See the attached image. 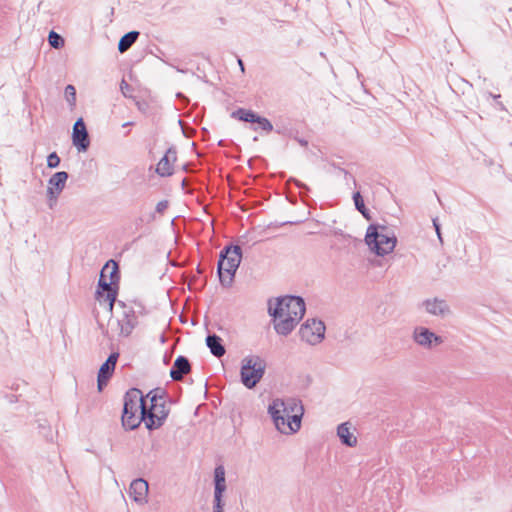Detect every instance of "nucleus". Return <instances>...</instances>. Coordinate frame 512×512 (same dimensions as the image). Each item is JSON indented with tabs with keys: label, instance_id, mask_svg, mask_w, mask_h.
Listing matches in <instances>:
<instances>
[{
	"label": "nucleus",
	"instance_id": "f257e3e1",
	"mask_svg": "<svg viewBox=\"0 0 512 512\" xmlns=\"http://www.w3.org/2000/svg\"><path fill=\"white\" fill-rule=\"evenodd\" d=\"M276 429L282 434H293L301 428L304 407L296 398L275 399L268 407Z\"/></svg>",
	"mask_w": 512,
	"mask_h": 512
},
{
	"label": "nucleus",
	"instance_id": "f03ea898",
	"mask_svg": "<svg viewBox=\"0 0 512 512\" xmlns=\"http://www.w3.org/2000/svg\"><path fill=\"white\" fill-rule=\"evenodd\" d=\"M147 409L146 399L138 388H130L124 395L122 425L126 430H134L141 422L145 423L144 413Z\"/></svg>",
	"mask_w": 512,
	"mask_h": 512
},
{
	"label": "nucleus",
	"instance_id": "7ed1b4c3",
	"mask_svg": "<svg viewBox=\"0 0 512 512\" xmlns=\"http://www.w3.org/2000/svg\"><path fill=\"white\" fill-rule=\"evenodd\" d=\"M365 242L378 256L391 253L397 243V238L386 225L370 224L365 235Z\"/></svg>",
	"mask_w": 512,
	"mask_h": 512
},
{
	"label": "nucleus",
	"instance_id": "20e7f679",
	"mask_svg": "<svg viewBox=\"0 0 512 512\" xmlns=\"http://www.w3.org/2000/svg\"><path fill=\"white\" fill-rule=\"evenodd\" d=\"M268 305V313L273 318L285 315L297 317L301 320L306 311L304 299L300 296L287 295L279 297L276 299L274 306H272L271 300H269Z\"/></svg>",
	"mask_w": 512,
	"mask_h": 512
},
{
	"label": "nucleus",
	"instance_id": "39448f33",
	"mask_svg": "<svg viewBox=\"0 0 512 512\" xmlns=\"http://www.w3.org/2000/svg\"><path fill=\"white\" fill-rule=\"evenodd\" d=\"M266 370V361L259 355H249L242 359L240 377L242 384L254 388L263 378Z\"/></svg>",
	"mask_w": 512,
	"mask_h": 512
},
{
	"label": "nucleus",
	"instance_id": "423d86ee",
	"mask_svg": "<svg viewBox=\"0 0 512 512\" xmlns=\"http://www.w3.org/2000/svg\"><path fill=\"white\" fill-rule=\"evenodd\" d=\"M169 408H167L166 401L150 404L143 412L145 417V427L152 431L160 428L169 415Z\"/></svg>",
	"mask_w": 512,
	"mask_h": 512
},
{
	"label": "nucleus",
	"instance_id": "0eeeda50",
	"mask_svg": "<svg viewBox=\"0 0 512 512\" xmlns=\"http://www.w3.org/2000/svg\"><path fill=\"white\" fill-rule=\"evenodd\" d=\"M120 303L125 309L122 317L116 320L110 319L108 325L111 330L117 332L119 336L128 337L138 323L137 316L132 307L127 308L123 302Z\"/></svg>",
	"mask_w": 512,
	"mask_h": 512
},
{
	"label": "nucleus",
	"instance_id": "6e6552de",
	"mask_svg": "<svg viewBox=\"0 0 512 512\" xmlns=\"http://www.w3.org/2000/svg\"><path fill=\"white\" fill-rule=\"evenodd\" d=\"M241 260L242 249L239 245H236L231 255L225 260L224 270L221 271V274H218L219 281L223 287H230L232 285Z\"/></svg>",
	"mask_w": 512,
	"mask_h": 512
},
{
	"label": "nucleus",
	"instance_id": "1a4fd4ad",
	"mask_svg": "<svg viewBox=\"0 0 512 512\" xmlns=\"http://www.w3.org/2000/svg\"><path fill=\"white\" fill-rule=\"evenodd\" d=\"M325 325L321 320L308 319L301 325L299 335L303 341L311 345L320 343L324 339Z\"/></svg>",
	"mask_w": 512,
	"mask_h": 512
},
{
	"label": "nucleus",
	"instance_id": "9d476101",
	"mask_svg": "<svg viewBox=\"0 0 512 512\" xmlns=\"http://www.w3.org/2000/svg\"><path fill=\"white\" fill-rule=\"evenodd\" d=\"M72 143L80 152H85L89 148V134L82 118H78L73 125Z\"/></svg>",
	"mask_w": 512,
	"mask_h": 512
},
{
	"label": "nucleus",
	"instance_id": "9b49d317",
	"mask_svg": "<svg viewBox=\"0 0 512 512\" xmlns=\"http://www.w3.org/2000/svg\"><path fill=\"white\" fill-rule=\"evenodd\" d=\"M414 341L425 348H431L443 343L442 337L436 335L426 327H416L413 332Z\"/></svg>",
	"mask_w": 512,
	"mask_h": 512
},
{
	"label": "nucleus",
	"instance_id": "f8f14e48",
	"mask_svg": "<svg viewBox=\"0 0 512 512\" xmlns=\"http://www.w3.org/2000/svg\"><path fill=\"white\" fill-rule=\"evenodd\" d=\"M108 265H104V267L101 270L99 281H98V288L102 289L103 291L107 292V300L109 301V310L112 311L114 303L117 298V284L111 283V281L106 280V273L109 270Z\"/></svg>",
	"mask_w": 512,
	"mask_h": 512
},
{
	"label": "nucleus",
	"instance_id": "ddd939ff",
	"mask_svg": "<svg viewBox=\"0 0 512 512\" xmlns=\"http://www.w3.org/2000/svg\"><path fill=\"white\" fill-rule=\"evenodd\" d=\"M148 489L149 487L146 480L142 478L134 479L129 487V495L135 502L142 504L146 502Z\"/></svg>",
	"mask_w": 512,
	"mask_h": 512
},
{
	"label": "nucleus",
	"instance_id": "4468645a",
	"mask_svg": "<svg viewBox=\"0 0 512 512\" xmlns=\"http://www.w3.org/2000/svg\"><path fill=\"white\" fill-rule=\"evenodd\" d=\"M300 319L297 317L285 316L273 318V326L279 335L287 336L290 334Z\"/></svg>",
	"mask_w": 512,
	"mask_h": 512
},
{
	"label": "nucleus",
	"instance_id": "2eb2a0df",
	"mask_svg": "<svg viewBox=\"0 0 512 512\" xmlns=\"http://www.w3.org/2000/svg\"><path fill=\"white\" fill-rule=\"evenodd\" d=\"M191 371V364L187 357L179 355L170 370V377L174 381H180L184 375Z\"/></svg>",
	"mask_w": 512,
	"mask_h": 512
},
{
	"label": "nucleus",
	"instance_id": "dca6fc26",
	"mask_svg": "<svg viewBox=\"0 0 512 512\" xmlns=\"http://www.w3.org/2000/svg\"><path fill=\"white\" fill-rule=\"evenodd\" d=\"M428 313L436 316H445L450 312L449 306L445 300L434 298L423 302Z\"/></svg>",
	"mask_w": 512,
	"mask_h": 512
},
{
	"label": "nucleus",
	"instance_id": "f3484780",
	"mask_svg": "<svg viewBox=\"0 0 512 512\" xmlns=\"http://www.w3.org/2000/svg\"><path fill=\"white\" fill-rule=\"evenodd\" d=\"M68 177L69 175L65 171L54 173L48 181L47 190H52L55 193H61L65 188Z\"/></svg>",
	"mask_w": 512,
	"mask_h": 512
},
{
	"label": "nucleus",
	"instance_id": "a211bd4d",
	"mask_svg": "<svg viewBox=\"0 0 512 512\" xmlns=\"http://www.w3.org/2000/svg\"><path fill=\"white\" fill-rule=\"evenodd\" d=\"M206 345L210 349L213 356L220 358L226 353V349L222 344V338L216 334H209L206 337Z\"/></svg>",
	"mask_w": 512,
	"mask_h": 512
},
{
	"label": "nucleus",
	"instance_id": "6ab92c4d",
	"mask_svg": "<svg viewBox=\"0 0 512 512\" xmlns=\"http://www.w3.org/2000/svg\"><path fill=\"white\" fill-rule=\"evenodd\" d=\"M118 358H119V353L112 352L108 356L106 361L100 366L98 374L101 375L102 378L106 377V378L110 379L114 373Z\"/></svg>",
	"mask_w": 512,
	"mask_h": 512
},
{
	"label": "nucleus",
	"instance_id": "aec40b11",
	"mask_svg": "<svg viewBox=\"0 0 512 512\" xmlns=\"http://www.w3.org/2000/svg\"><path fill=\"white\" fill-rule=\"evenodd\" d=\"M337 435L341 443L348 447H354L357 443V438L350 432L347 423H342L338 426Z\"/></svg>",
	"mask_w": 512,
	"mask_h": 512
},
{
	"label": "nucleus",
	"instance_id": "412c9836",
	"mask_svg": "<svg viewBox=\"0 0 512 512\" xmlns=\"http://www.w3.org/2000/svg\"><path fill=\"white\" fill-rule=\"evenodd\" d=\"M138 31H130L124 34L118 43V50L120 53L126 52L137 41L139 37Z\"/></svg>",
	"mask_w": 512,
	"mask_h": 512
},
{
	"label": "nucleus",
	"instance_id": "4be33fe9",
	"mask_svg": "<svg viewBox=\"0 0 512 512\" xmlns=\"http://www.w3.org/2000/svg\"><path fill=\"white\" fill-rule=\"evenodd\" d=\"M156 173L161 177H168L173 174V164L169 156H163L157 164Z\"/></svg>",
	"mask_w": 512,
	"mask_h": 512
},
{
	"label": "nucleus",
	"instance_id": "5701e85b",
	"mask_svg": "<svg viewBox=\"0 0 512 512\" xmlns=\"http://www.w3.org/2000/svg\"><path fill=\"white\" fill-rule=\"evenodd\" d=\"M353 201L355 208L362 214V216L367 220H371L372 217L370 215V212L366 208L363 197L359 191L353 194Z\"/></svg>",
	"mask_w": 512,
	"mask_h": 512
},
{
	"label": "nucleus",
	"instance_id": "b1692460",
	"mask_svg": "<svg viewBox=\"0 0 512 512\" xmlns=\"http://www.w3.org/2000/svg\"><path fill=\"white\" fill-rule=\"evenodd\" d=\"M255 112L245 108H238L231 113V117L243 122L252 123L253 118L255 117Z\"/></svg>",
	"mask_w": 512,
	"mask_h": 512
},
{
	"label": "nucleus",
	"instance_id": "393cba45",
	"mask_svg": "<svg viewBox=\"0 0 512 512\" xmlns=\"http://www.w3.org/2000/svg\"><path fill=\"white\" fill-rule=\"evenodd\" d=\"M166 395H167V393H166V391L164 389H162V388H155V389L150 390L147 393V395L144 396V398L146 400L149 399L150 400V404H154V403L166 401L165 400Z\"/></svg>",
	"mask_w": 512,
	"mask_h": 512
},
{
	"label": "nucleus",
	"instance_id": "a878e982",
	"mask_svg": "<svg viewBox=\"0 0 512 512\" xmlns=\"http://www.w3.org/2000/svg\"><path fill=\"white\" fill-rule=\"evenodd\" d=\"M236 245H232V244H229V245H226L221 251H220V254H219V260H218V265H217V274H221V271L224 270V263H225V260L231 255L232 253V250H234V247Z\"/></svg>",
	"mask_w": 512,
	"mask_h": 512
},
{
	"label": "nucleus",
	"instance_id": "bb28decb",
	"mask_svg": "<svg viewBox=\"0 0 512 512\" xmlns=\"http://www.w3.org/2000/svg\"><path fill=\"white\" fill-rule=\"evenodd\" d=\"M48 43L54 49H60L64 46L65 41L64 38L56 33L55 31H50L48 35Z\"/></svg>",
	"mask_w": 512,
	"mask_h": 512
},
{
	"label": "nucleus",
	"instance_id": "cd10ccee",
	"mask_svg": "<svg viewBox=\"0 0 512 512\" xmlns=\"http://www.w3.org/2000/svg\"><path fill=\"white\" fill-rule=\"evenodd\" d=\"M105 265H108L110 267L109 270L107 271L109 272V281H111V283L118 284L120 274L117 262H115L114 260H109Z\"/></svg>",
	"mask_w": 512,
	"mask_h": 512
},
{
	"label": "nucleus",
	"instance_id": "c85d7f7f",
	"mask_svg": "<svg viewBox=\"0 0 512 512\" xmlns=\"http://www.w3.org/2000/svg\"><path fill=\"white\" fill-rule=\"evenodd\" d=\"M252 123L258 124L259 127L265 132H271L273 130V125L270 120L258 115L257 113L255 114Z\"/></svg>",
	"mask_w": 512,
	"mask_h": 512
},
{
	"label": "nucleus",
	"instance_id": "c756f323",
	"mask_svg": "<svg viewBox=\"0 0 512 512\" xmlns=\"http://www.w3.org/2000/svg\"><path fill=\"white\" fill-rule=\"evenodd\" d=\"M65 98L70 106L76 103V89L73 85L69 84L65 87Z\"/></svg>",
	"mask_w": 512,
	"mask_h": 512
},
{
	"label": "nucleus",
	"instance_id": "7c9ffc66",
	"mask_svg": "<svg viewBox=\"0 0 512 512\" xmlns=\"http://www.w3.org/2000/svg\"><path fill=\"white\" fill-rule=\"evenodd\" d=\"M226 483L225 469L222 465H218L214 469V484Z\"/></svg>",
	"mask_w": 512,
	"mask_h": 512
},
{
	"label": "nucleus",
	"instance_id": "2f4dec72",
	"mask_svg": "<svg viewBox=\"0 0 512 512\" xmlns=\"http://www.w3.org/2000/svg\"><path fill=\"white\" fill-rule=\"evenodd\" d=\"M60 161L58 154L56 152H52L47 156V167L51 169L57 168Z\"/></svg>",
	"mask_w": 512,
	"mask_h": 512
},
{
	"label": "nucleus",
	"instance_id": "473e14b6",
	"mask_svg": "<svg viewBox=\"0 0 512 512\" xmlns=\"http://www.w3.org/2000/svg\"><path fill=\"white\" fill-rule=\"evenodd\" d=\"M60 194L61 193H55L52 190H47L48 205L51 209L56 205Z\"/></svg>",
	"mask_w": 512,
	"mask_h": 512
},
{
	"label": "nucleus",
	"instance_id": "72a5a7b5",
	"mask_svg": "<svg viewBox=\"0 0 512 512\" xmlns=\"http://www.w3.org/2000/svg\"><path fill=\"white\" fill-rule=\"evenodd\" d=\"M169 206L168 200L159 201L156 205L155 211L159 214H163Z\"/></svg>",
	"mask_w": 512,
	"mask_h": 512
},
{
	"label": "nucleus",
	"instance_id": "f704fd0d",
	"mask_svg": "<svg viewBox=\"0 0 512 512\" xmlns=\"http://www.w3.org/2000/svg\"><path fill=\"white\" fill-rule=\"evenodd\" d=\"M164 156H169V160L173 164L177 159L176 148L174 146L168 148Z\"/></svg>",
	"mask_w": 512,
	"mask_h": 512
},
{
	"label": "nucleus",
	"instance_id": "c9c22d12",
	"mask_svg": "<svg viewBox=\"0 0 512 512\" xmlns=\"http://www.w3.org/2000/svg\"><path fill=\"white\" fill-rule=\"evenodd\" d=\"M227 489L226 483L214 484V494L223 495Z\"/></svg>",
	"mask_w": 512,
	"mask_h": 512
},
{
	"label": "nucleus",
	"instance_id": "e433bc0d",
	"mask_svg": "<svg viewBox=\"0 0 512 512\" xmlns=\"http://www.w3.org/2000/svg\"><path fill=\"white\" fill-rule=\"evenodd\" d=\"M108 381H109V378H106V377L102 378V376L98 374V376H97L98 390L102 391L103 387H105L107 385Z\"/></svg>",
	"mask_w": 512,
	"mask_h": 512
},
{
	"label": "nucleus",
	"instance_id": "4c0bfd02",
	"mask_svg": "<svg viewBox=\"0 0 512 512\" xmlns=\"http://www.w3.org/2000/svg\"><path fill=\"white\" fill-rule=\"evenodd\" d=\"M398 18H403V19H406L408 18L409 16V12L406 8H399L395 13H394Z\"/></svg>",
	"mask_w": 512,
	"mask_h": 512
},
{
	"label": "nucleus",
	"instance_id": "58836bf2",
	"mask_svg": "<svg viewBox=\"0 0 512 512\" xmlns=\"http://www.w3.org/2000/svg\"><path fill=\"white\" fill-rule=\"evenodd\" d=\"M213 505H225L224 496L213 494Z\"/></svg>",
	"mask_w": 512,
	"mask_h": 512
},
{
	"label": "nucleus",
	"instance_id": "ea45409f",
	"mask_svg": "<svg viewBox=\"0 0 512 512\" xmlns=\"http://www.w3.org/2000/svg\"><path fill=\"white\" fill-rule=\"evenodd\" d=\"M433 226L435 228V231L437 233V236H438V239L440 240V242L442 243L443 240H442V236H441V228H440V224L438 223V220L437 218L433 219Z\"/></svg>",
	"mask_w": 512,
	"mask_h": 512
},
{
	"label": "nucleus",
	"instance_id": "a19ab883",
	"mask_svg": "<svg viewBox=\"0 0 512 512\" xmlns=\"http://www.w3.org/2000/svg\"><path fill=\"white\" fill-rule=\"evenodd\" d=\"M120 89L124 96H126V91L130 89V85L123 79L120 84Z\"/></svg>",
	"mask_w": 512,
	"mask_h": 512
},
{
	"label": "nucleus",
	"instance_id": "79ce46f5",
	"mask_svg": "<svg viewBox=\"0 0 512 512\" xmlns=\"http://www.w3.org/2000/svg\"><path fill=\"white\" fill-rule=\"evenodd\" d=\"M225 505H212V512H224Z\"/></svg>",
	"mask_w": 512,
	"mask_h": 512
},
{
	"label": "nucleus",
	"instance_id": "37998d69",
	"mask_svg": "<svg viewBox=\"0 0 512 512\" xmlns=\"http://www.w3.org/2000/svg\"><path fill=\"white\" fill-rule=\"evenodd\" d=\"M99 327H100V329H102V333H103V335H104L105 337L110 338L109 330H108V329H104V326H103V324H101V323H99Z\"/></svg>",
	"mask_w": 512,
	"mask_h": 512
},
{
	"label": "nucleus",
	"instance_id": "c03bdc74",
	"mask_svg": "<svg viewBox=\"0 0 512 512\" xmlns=\"http://www.w3.org/2000/svg\"><path fill=\"white\" fill-rule=\"evenodd\" d=\"M297 142L303 146V147H307L308 146V141L305 140V139H302V138H296Z\"/></svg>",
	"mask_w": 512,
	"mask_h": 512
},
{
	"label": "nucleus",
	"instance_id": "a18cd8bd",
	"mask_svg": "<svg viewBox=\"0 0 512 512\" xmlns=\"http://www.w3.org/2000/svg\"><path fill=\"white\" fill-rule=\"evenodd\" d=\"M237 62H238V65H239V67L241 69V72L244 73L245 72L244 62L240 58L237 59Z\"/></svg>",
	"mask_w": 512,
	"mask_h": 512
},
{
	"label": "nucleus",
	"instance_id": "49530a36",
	"mask_svg": "<svg viewBox=\"0 0 512 512\" xmlns=\"http://www.w3.org/2000/svg\"><path fill=\"white\" fill-rule=\"evenodd\" d=\"M345 180L348 182L350 179L352 180L353 184L356 186V180L355 178L349 173V176H344Z\"/></svg>",
	"mask_w": 512,
	"mask_h": 512
},
{
	"label": "nucleus",
	"instance_id": "de8ad7c7",
	"mask_svg": "<svg viewBox=\"0 0 512 512\" xmlns=\"http://www.w3.org/2000/svg\"><path fill=\"white\" fill-rule=\"evenodd\" d=\"M295 184L299 187V188H305V189H308L307 186L305 184H303L302 182L298 181V180H294Z\"/></svg>",
	"mask_w": 512,
	"mask_h": 512
},
{
	"label": "nucleus",
	"instance_id": "09e8293b",
	"mask_svg": "<svg viewBox=\"0 0 512 512\" xmlns=\"http://www.w3.org/2000/svg\"><path fill=\"white\" fill-rule=\"evenodd\" d=\"M340 174H343L344 176H349V172L343 168H339Z\"/></svg>",
	"mask_w": 512,
	"mask_h": 512
},
{
	"label": "nucleus",
	"instance_id": "8fccbe9b",
	"mask_svg": "<svg viewBox=\"0 0 512 512\" xmlns=\"http://www.w3.org/2000/svg\"><path fill=\"white\" fill-rule=\"evenodd\" d=\"M134 123L133 122H125L122 127H129V126H132Z\"/></svg>",
	"mask_w": 512,
	"mask_h": 512
},
{
	"label": "nucleus",
	"instance_id": "3c124183",
	"mask_svg": "<svg viewBox=\"0 0 512 512\" xmlns=\"http://www.w3.org/2000/svg\"><path fill=\"white\" fill-rule=\"evenodd\" d=\"M330 165L332 168L337 169L339 171L340 167L335 162H332Z\"/></svg>",
	"mask_w": 512,
	"mask_h": 512
},
{
	"label": "nucleus",
	"instance_id": "603ef678",
	"mask_svg": "<svg viewBox=\"0 0 512 512\" xmlns=\"http://www.w3.org/2000/svg\"><path fill=\"white\" fill-rule=\"evenodd\" d=\"M488 95H489L490 97H493L494 99H498V98H500V97H501L499 94H498V95H493L492 93H488Z\"/></svg>",
	"mask_w": 512,
	"mask_h": 512
},
{
	"label": "nucleus",
	"instance_id": "864d4df0",
	"mask_svg": "<svg viewBox=\"0 0 512 512\" xmlns=\"http://www.w3.org/2000/svg\"><path fill=\"white\" fill-rule=\"evenodd\" d=\"M218 145L224 147L225 146V141L224 140H220L218 142Z\"/></svg>",
	"mask_w": 512,
	"mask_h": 512
},
{
	"label": "nucleus",
	"instance_id": "5fc2aeb1",
	"mask_svg": "<svg viewBox=\"0 0 512 512\" xmlns=\"http://www.w3.org/2000/svg\"><path fill=\"white\" fill-rule=\"evenodd\" d=\"M186 184H187V179H186V178H184V179L182 180V187L184 188V187L186 186Z\"/></svg>",
	"mask_w": 512,
	"mask_h": 512
},
{
	"label": "nucleus",
	"instance_id": "6e6d98bb",
	"mask_svg": "<svg viewBox=\"0 0 512 512\" xmlns=\"http://www.w3.org/2000/svg\"><path fill=\"white\" fill-rule=\"evenodd\" d=\"M183 169H184L185 171H188V165H184Z\"/></svg>",
	"mask_w": 512,
	"mask_h": 512
}]
</instances>
